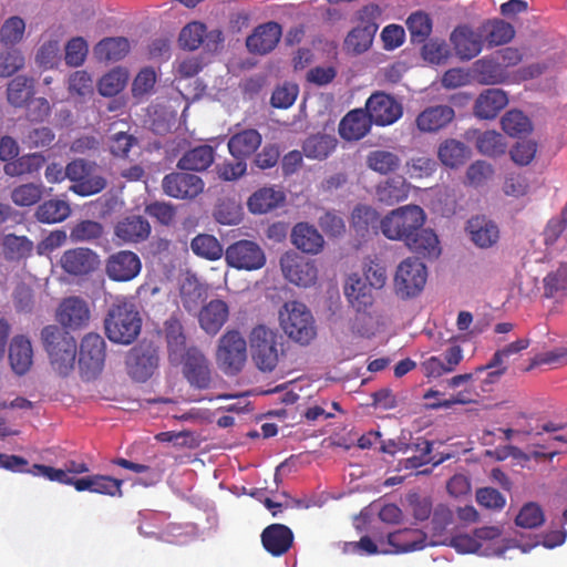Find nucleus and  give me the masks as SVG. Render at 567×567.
Segmentation results:
<instances>
[{"mask_svg": "<svg viewBox=\"0 0 567 567\" xmlns=\"http://www.w3.org/2000/svg\"><path fill=\"white\" fill-rule=\"evenodd\" d=\"M104 324L111 342L130 346L141 333L142 318L133 303L117 298L109 307Z\"/></svg>", "mask_w": 567, "mask_h": 567, "instance_id": "f257e3e1", "label": "nucleus"}, {"mask_svg": "<svg viewBox=\"0 0 567 567\" xmlns=\"http://www.w3.org/2000/svg\"><path fill=\"white\" fill-rule=\"evenodd\" d=\"M42 340L58 375L70 374L74 368L76 353L75 340L70 332L53 324L47 326L42 330Z\"/></svg>", "mask_w": 567, "mask_h": 567, "instance_id": "f03ea898", "label": "nucleus"}, {"mask_svg": "<svg viewBox=\"0 0 567 567\" xmlns=\"http://www.w3.org/2000/svg\"><path fill=\"white\" fill-rule=\"evenodd\" d=\"M282 337L265 326H257L250 331V355L259 371L272 372L284 357Z\"/></svg>", "mask_w": 567, "mask_h": 567, "instance_id": "7ed1b4c3", "label": "nucleus"}, {"mask_svg": "<svg viewBox=\"0 0 567 567\" xmlns=\"http://www.w3.org/2000/svg\"><path fill=\"white\" fill-rule=\"evenodd\" d=\"M425 223L424 210L416 205L394 208L380 220V231L390 240L402 241L421 229Z\"/></svg>", "mask_w": 567, "mask_h": 567, "instance_id": "20e7f679", "label": "nucleus"}, {"mask_svg": "<svg viewBox=\"0 0 567 567\" xmlns=\"http://www.w3.org/2000/svg\"><path fill=\"white\" fill-rule=\"evenodd\" d=\"M381 13L382 10L374 2L363 6L358 11L359 25L351 30L343 41L346 52L360 55L369 50L379 29Z\"/></svg>", "mask_w": 567, "mask_h": 567, "instance_id": "39448f33", "label": "nucleus"}, {"mask_svg": "<svg viewBox=\"0 0 567 567\" xmlns=\"http://www.w3.org/2000/svg\"><path fill=\"white\" fill-rule=\"evenodd\" d=\"M280 323L282 331L301 346H308L317 336L313 315L310 313L306 305L299 301L284 305Z\"/></svg>", "mask_w": 567, "mask_h": 567, "instance_id": "423d86ee", "label": "nucleus"}, {"mask_svg": "<svg viewBox=\"0 0 567 567\" xmlns=\"http://www.w3.org/2000/svg\"><path fill=\"white\" fill-rule=\"evenodd\" d=\"M217 363L226 375H237L247 360V343L237 330H228L220 337L217 350Z\"/></svg>", "mask_w": 567, "mask_h": 567, "instance_id": "0eeeda50", "label": "nucleus"}, {"mask_svg": "<svg viewBox=\"0 0 567 567\" xmlns=\"http://www.w3.org/2000/svg\"><path fill=\"white\" fill-rule=\"evenodd\" d=\"M65 175L72 182L70 190L81 197L100 194L107 185L105 177L94 173V164L81 158L66 163Z\"/></svg>", "mask_w": 567, "mask_h": 567, "instance_id": "6e6552de", "label": "nucleus"}, {"mask_svg": "<svg viewBox=\"0 0 567 567\" xmlns=\"http://www.w3.org/2000/svg\"><path fill=\"white\" fill-rule=\"evenodd\" d=\"M426 269L419 258L408 257L398 265L394 276V292L402 300L419 296L425 285Z\"/></svg>", "mask_w": 567, "mask_h": 567, "instance_id": "1a4fd4ad", "label": "nucleus"}, {"mask_svg": "<svg viewBox=\"0 0 567 567\" xmlns=\"http://www.w3.org/2000/svg\"><path fill=\"white\" fill-rule=\"evenodd\" d=\"M106 343L97 333H87L81 340L79 369L84 381L96 379L105 364Z\"/></svg>", "mask_w": 567, "mask_h": 567, "instance_id": "9d476101", "label": "nucleus"}, {"mask_svg": "<svg viewBox=\"0 0 567 567\" xmlns=\"http://www.w3.org/2000/svg\"><path fill=\"white\" fill-rule=\"evenodd\" d=\"M162 190L177 200H194L204 192L205 183L192 171L171 172L162 178Z\"/></svg>", "mask_w": 567, "mask_h": 567, "instance_id": "9b49d317", "label": "nucleus"}, {"mask_svg": "<svg viewBox=\"0 0 567 567\" xmlns=\"http://www.w3.org/2000/svg\"><path fill=\"white\" fill-rule=\"evenodd\" d=\"M224 257L229 267L248 271L262 269L266 264L262 247L248 239H240L228 246Z\"/></svg>", "mask_w": 567, "mask_h": 567, "instance_id": "f8f14e48", "label": "nucleus"}, {"mask_svg": "<svg viewBox=\"0 0 567 567\" xmlns=\"http://www.w3.org/2000/svg\"><path fill=\"white\" fill-rule=\"evenodd\" d=\"M141 270V258L131 250L113 252L105 261L106 276L114 282H130L140 276Z\"/></svg>", "mask_w": 567, "mask_h": 567, "instance_id": "ddd939ff", "label": "nucleus"}, {"mask_svg": "<svg viewBox=\"0 0 567 567\" xmlns=\"http://www.w3.org/2000/svg\"><path fill=\"white\" fill-rule=\"evenodd\" d=\"M363 111L379 126L393 125L403 115L402 104L385 92L370 95Z\"/></svg>", "mask_w": 567, "mask_h": 567, "instance_id": "4468645a", "label": "nucleus"}, {"mask_svg": "<svg viewBox=\"0 0 567 567\" xmlns=\"http://www.w3.org/2000/svg\"><path fill=\"white\" fill-rule=\"evenodd\" d=\"M127 373L138 382H145L158 368V352L152 344L135 346L127 353Z\"/></svg>", "mask_w": 567, "mask_h": 567, "instance_id": "2eb2a0df", "label": "nucleus"}, {"mask_svg": "<svg viewBox=\"0 0 567 567\" xmlns=\"http://www.w3.org/2000/svg\"><path fill=\"white\" fill-rule=\"evenodd\" d=\"M284 277L291 284L309 287L315 285L318 270L315 262L307 260L297 252H285L280 258Z\"/></svg>", "mask_w": 567, "mask_h": 567, "instance_id": "dca6fc26", "label": "nucleus"}, {"mask_svg": "<svg viewBox=\"0 0 567 567\" xmlns=\"http://www.w3.org/2000/svg\"><path fill=\"white\" fill-rule=\"evenodd\" d=\"M99 265L97 252L86 247L65 250L60 259L63 271L75 278L89 276L99 268Z\"/></svg>", "mask_w": 567, "mask_h": 567, "instance_id": "f3484780", "label": "nucleus"}, {"mask_svg": "<svg viewBox=\"0 0 567 567\" xmlns=\"http://www.w3.org/2000/svg\"><path fill=\"white\" fill-rule=\"evenodd\" d=\"M184 357L183 373L192 386L209 389L213 382L209 360L196 348L187 349Z\"/></svg>", "mask_w": 567, "mask_h": 567, "instance_id": "a211bd4d", "label": "nucleus"}, {"mask_svg": "<svg viewBox=\"0 0 567 567\" xmlns=\"http://www.w3.org/2000/svg\"><path fill=\"white\" fill-rule=\"evenodd\" d=\"M55 319L64 329L81 330L90 322L89 305L80 297L65 298L58 306Z\"/></svg>", "mask_w": 567, "mask_h": 567, "instance_id": "6ab92c4d", "label": "nucleus"}, {"mask_svg": "<svg viewBox=\"0 0 567 567\" xmlns=\"http://www.w3.org/2000/svg\"><path fill=\"white\" fill-rule=\"evenodd\" d=\"M482 33L471 25H457L450 34L455 55L463 61H470L481 54L484 45Z\"/></svg>", "mask_w": 567, "mask_h": 567, "instance_id": "aec40b11", "label": "nucleus"}, {"mask_svg": "<svg viewBox=\"0 0 567 567\" xmlns=\"http://www.w3.org/2000/svg\"><path fill=\"white\" fill-rule=\"evenodd\" d=\"M281 35V25L275 21L258 24L247 37L246 48L250 54L266 55L277 47Z\"/></svg>", "mask_w": 567, "mask_h": 567, "instance_id": "412c9836", "label": "nucleus"}, {"mask_svg": "<svg viewBox=\"0 0 567 567\" xmlns=\"http://www.w3.org/2000/svg\"><path fill=\"white\" fill-rule=\"evenodd\" d=\"M455 110L449 105H433L415 116L416 130L422 133H436L454 121Z\"/></svg>", "mask_w": 567, "mask_h": 567, "instance_id": "4be33fe9", "label": "nucleus"}, {"mask_svg": "<svg viewBox=\"0 0 567 567\" xmlns=\"http://www.w3.org/2000/svg\"><path fill=\"white\" fill-rule=\"evenodd\" d=\"M150 235L151 224L141 215L126 216L115 225V237L122 244H140Z\"/></svg>", "mask_w": 567, "mask_h": 567, "instance_id": "5701e85b", "label": "nucleus"}, {"mask_svg": "<svg viewBox=\"0 0 567 567\" xmlns=\"http://www.w3.org/2000/svg\"><path fill=\"white\" fill-rule=\"evenodd\" d=\"M293 535L289 526L271 524L262 530L261 542L266 551L275 557L285 555L291 548Z\"/></svg>", "mask_w": 567, "mask_h": 567, "instance_id": "b1692460", "label": "nucleus"}, {"mask_svg": "<svg viewBox=\"0 0 567 567\" xmlns=\"http://www.w3.org/2000/svg\"><path fill=\"white\" fill-rule=\"evenodd\" d=\"M508 96L501 89H487L476 97L474 103V115L483 120H492L498 116L499 112L506 109Z\"/></svg>", "mask_w": 567, "mask_h": 567, "instance_id": "393cba45", "label": "nucleus"}, {"mask_svg": "<svg viewBox=\"0 0 567 567\" xmlns=\"http://www.w3.org/2000/svg\"><path fill=\"white\" fill-rule=\"evenodd\" d=\"M291 244L305 254H319L324 247V238L317 228L307 223H299L292 227Z\"/></svg>", "mask_w": 567, "mask_h": 567, "instance_id": "a878e982", "label": "nucleus"}, {"mask_svg": "<svg viewBox=\"0 0 567 567\" xmlns=\"http://www.w3.org/2000/svg\"><path fill=\"white\" fill-rule=\"evenodd\" d=\"M529 347V340L527 338H520L516 341L505 346L504 348L497 350L493 353L492 359L488 363L482 367L475 368L476 373H482L485 370L495 369L488 373V382L493 383L501 378V375L506 373L507 368L502 367L504 360L508 359L511 355L517 354L520 351H524Z\"/></svg>", "mask_w": 567, "mask_h": 567, "instance_id": "bb28decb", "label": "nucleus"}, {"mask_svg": "<svg viewBox=\"0 0 567 567\" xmlns=\"http://www.w3.org/2000/svg\"><path fill=\"white\" fill-rule=\"evenodd\" d=\"M429 536L420 528H402L388 534V544L393 553H412L422 550L429 543Z\"/></svg>", "mask_w": 567, "mask_h": 567, "instance_id": "cd10ccee", "label": "nucleus"}, {"mask_svg": "<svg viewBox=\"0 0 567 567\" xmlns=\"http://www.w3.org/2000/svg\"><path fill=\"white\" fill-rule=\"evenodd\" d=\"M372 120L362 109H354L343 116L339 132L346 141H360L370 131Z\"/></svg>", "mask_w": 567, "mask_h": 567, "instance_id": "c85d7f7f", "label": "nucleus"}, {"mask_svg": "<svg viewBox=\"0 0 567 567\" xmlns=\"http://www.w3.org/2000/svg\"><path fill=\"white\" fill-rule=\"evenodd\" d=\"M215 159V150L210 145L202 144L188 148L177 161V168L182 171L204 172L209 169Z\"/></svg>", "mask_w": 567, "mask_h": 567, "instance_id": "c756f323", "label": "nucleus"}, {"mask_svg": "<svg viewBox=\"0 0 567 567\" xmlns=\"http://www.w3.org/2000/svg\"><path fill=\"white\" fill-rule=\"evenodd\" d=\"M402 241L414 254L425 258L435 259L441 254L437 235L433 230L424 229L423 227Z\"/></svg>", "mask_w": 567, "mask_h": 567, "instance_id": "7c9ffc66", "label": "nucleus"}, {"mask_svg": "<svg viewBox=\"0 0 567 567\" xmlns=\"http://www.w3.org/2000/svg\"><path fill=\"white\" fill-rule=\"evenodd\" d=\"M261 143L262 136L259 132L248 128L230 136L228 140V151L236 159H246L255 154Z\"/></svg>", "mask_w": 567, "mask_h": 567, "instance_id": "2f4dec72", "label": "nucleus"}, {"mask_svg": "<svg viewBox=\"0 0 567 567\" xmlns=\"http://www.w3.org/2000/svg\"><path fill=\"white\" fill-rule=\"evenodd\" d=\"M229 309L221 299H212L209 303L203 306L199 312V322L204 331L215 334L220 331L223 324L227 322Z\"/></svg>", "mask_w": 567, "mask_h": 567, "instance_id": "473e14b6", "label": "nucleus"}, {"mask_svg": "<svg viewBox=\"0 0 567 567\" xmlns=\"http://www.w3.org/2000/svg\"><path fill=\"white\" fill-rule=\"evenodd\" d=\"M466 230L476 247L488 248L498 241L499 230L496 224L484 216H475L467 221Z\"/></svg>", "mask_w": 567, "mask_h": 567, "instance_id": "72a5a7b5", "label": "nucleus"}, {"mask_svg": "<svg viewBox=\"0 0 567 567\" xmlns=\"http://www.w3.org/2000/svg\"><path fill=\"white\" fill-rule=\"evenodd\" d=\"M45 161L44 154L40 153L18 155L9 162H4L3 173L11 178L33 175L43 168Z\"/></svg>", "mask_w": 567, "mask_h": 567, "instance_id": "f704fd0d", "label": "nucleus"}, {"mask_svg": "<svg viewBox=\"0 0 567 567\" xmlns=\"http://www.w3.org/2000/svg\"><path fill=\"white\" fill-rule=\"evenodd\" d=\"M9 361L11 369L18 375H23L32 364V348L30 340L23 336L12 338L9 347Z\"/></svg>", "mask_w": 567, "mask_h": 567, "instance_id": "c9c22d12", "label": "nucleus"}, {"mask_svg": "<svg viewBox=\"0 0 567 567\" xmlns=\"http://www.w3.org/2000/svg\"><path fill=\"white\" fill-rule=\"evenodd\" d=\"M473 76L483 85H494L507 79L506 69L493 58H482L473 64Z\"/></svg>", "mask_w": 567, "mask_h": 567, "instance_id": "e433bc0d", "label": "nucleus"}, {"mask_svg": "<svg viewBox=\"0 0 567 567\" xmlns=\"http://www.w3.org/2000/svg\"><path fill=\"white\" fill-rule=\"evenodd\" d=\"M476 29L482 33L484 43L487 42L489 48L506 44L515 37V29L503 20H489Z\"/></svg>", "mask_w": 567, "mask_h": 567, "instance_id": "4c0bfd02", "label": "nucleus"}, {"mask_svg": "<svg viewBox=\"0 0 567 567\" xmlns=\"http://www.w3.org/2000/svg\"><path fill=\"white\" fill-rule=\"evenodd\" d=\"M34 250V244L28 236L16 234L4 235L2 238V254L9 262H20L28 259Z\"/></svg>", "mask_w": 567, "mask_h": 567, "instance_id": "58836bf2", "label": "nucleus"}, {"mask_svg": "<svg viewBox=\"0 0 567 567\" xmlns=\"http://www.w3.org/2000/svg\"><path fill=\"white\" fill-rule=\"evenodd\" d=\"M372 287L358 276L349 277L344 287V295L351 306L358 311H364L373 303Z\"/></svg>", "mask_w": 567, "mask_h": 567, "instance_id": "ea45409f", "label": "nucleus"}, {"mask_svg": "<svg viewBox=\"0 0 567 567\" xmlns=\"http://www.w3.org/2000/svg\"><path fill=\"white\" fill-rule=\"evenodd\" d=\"M410 190L411 185L404 177H389L384 183L378 185L377 196L379 202L393 206L406 199Z\"/></svg>", "mask_w": 567, "mask_h": 567, "instance_id": "a19ab883", "label": "nucleus"}, {"mask_svg": "<svg viewBox=\"0 0 567 567\" xmlns=\"http://www.w3.org/2000/svg\"><path fill=\"white\" fill-rule=\"evenodd\" d=\"M70 215V204L63 199H47L35 210V218L40 224H60Z\"/></svg>", "mask_w": 567, "mask_h": 567, "instance_id": "79ce46f5", "label": "nucleus"}, {"mask_svg": "<svg viewBox=\"0 0 567 567\" xmlns=\"http://www.w3.org/2000/svg\"><path fill=\"white\" fill-rule=\"evenodd\" d=\"M34 95V79L18 75L11 79L7 89L8 102L11 106L20 109Z\"/></svg>", "mask_w": 567, "mask_h": 567, "instance_id": "37998d69", "label": "nucleus"}, {"mask_svg": "<svg viewBox=\"0 0 567 567\" xmlns=\"http://www.w3.org/2000/svg\"><path fill=\"white\" fill-rule=\"evenodd\" d=\"M284 194L272 187H264L256 190L248 198L247 205L250 213L266 214L281 204Z\"/></svg>", "mask_w": 567, "mask_h": 567, "instance_id": "c03bdc74", "label": "nucleus"}, {"mask_svg": "<svg viewBox=\"0 0 567 567\" xmlns=\"http://www.w3.org/2000/svg\"><path fill=\"white\" fill-rule=\"evenodd\" d=\"M130 48L125 38H106L99 41L93 53L99 61L116 62L127 54Z\"/></svg>", "mask_w": 567, "mask_h": 567, "instance_id": "a18cd8bd", "label": "nucleus"}, {"mask_svg": "<svg viewBox=\"0 0 567 567\" xmlns=\"http://www.w3.org/2000/svg\"><path fill=\"white\" fill-rule=\"evenodd\" d=\"M439 159L450 168L462 166L468 156V148L457 140H445L439 146Z\"/></svg>", "mask_w": 567, "mask_h": 567, "instance_id": "49530a36", "label": "nucleus"}, {"mask_svg": "<svg viewBox=\"0 0 567 567\" xmlns=\"http://www.w3.org/2000/svg\"><path fill=\"white\" fill-rule=\"evenodd\" d=\"M380 216L375 208L365 205H359L353 208L351 215V224L358 234L364 236L370 230L377 233L380 229Z\"/></svg>", "mask_w": 567, "mask_h": 567, "instance_id": "de8ad7c7", "label": "nucleus"}, {"mask_svg": "<svg viewBox=\"0 0 567 567\" xmlns=\"http://www.w3.org/2000/svg\"><path fill=\"white\" fill-rule=\"evenodd\" d=\"M337 145V140L328 134L310 135L303 143V154L308 158L324 159Z\"/></svg>", "mask_w": 567, "mask_h": 567, "instance_id": "09e8293b", "label": "nucleus"}, {"mask_svg": "<svg viewBox=\"0 0 567 567\" xmlns=\"http://www.w3.org/2000/svg\"><path fill=\"white\" fill-rule=\"evenodd\" d=\"M405 25L412 43H424L432 32L431 17L422 10H416L406 18Z\"/></svg>", "mask_w": 567, "mask_h": 567, "instance_id": "8fccbe9b", "label": "nucleus"}, {"mask_svg": "<svg viewBox=\"0 0 567 567\" xmlns=\"http://www.w3.org/2000/svg\"><path fill=\"white\" fill-rule=\"evenodd\" d=\"M431 546H437L440 544H446V540H442L441 537L445 534L447 527L454 519V514L445 505H439L433 509L431 514Z\"/></svg>", "mask_w": 567, "mask_h": 567, "instance_id": "3c124183", "label": "nucleus"}, {"mask_svg": "<svg viewBox=\"0 0 567 567\" xmlns=\"http://www.w3.org/2000/svg\"><path fill=\"white\" fill-rule=\"evenodd\" d=\"M502 130L511 137H522L533 132V124L523 111L509 110L501 118Z\"/></svg>", "mask_w": 567, "mask_h": 567, "instance_id": "603ef678", "label": "nucleus"}, {"mask_svg": "<svg viewBox=\"0 0 567 567\" xmlns=\"http://www.w3.org/2000/svg\"><path fill=\"white\" fill-rule=\"evenodd\" d=\"M179 299L187 312L196 311L205 299V290L194 277H186L179 287Z\"/></svg>", "mask_w": 567, "mask_h": 567, "instance_id": "864d4df0", "label": "nucleus"}, {"mask_svg": "<svg viewBox=\"0 0 567 567\" xmlns=\"http://www.w3.org/2000/svg\"><path fill=\"white\" fill-rule=\"evenodd\" d=\"M367 165L380 175L394 173L400 167V158L396 154L385 151L375 150L368 154Z\"/></svg>", "mask_w": 567, "mask_h": 567, "instance_id": "5fc2aeb1", "label": "nucleus"}, {"mask_svg": "<svg viewBox=\"0 0 567 567\" xmlns=\"http://www.w3.org/2000/svg\"><path fill=\"white\" fill-rule=\"evenodd\" d=\"M190 247L195 255L206 260L215 261L223 256V246L219 240L208 234H200L194 237Z\"/></svg>", "mask_w": 567, "mask_h": 567, "instance_id": "6e6d98bb", "label": "nucleus"}, {"mask_svg": "<svg viewBox=\"0 0 567 567\" xmlns=\"http://www.w3.org/2000/svg\"><path fill=\"white\" fill-rule=\"evenodd\" d=\"M166 340L169 357H183L186 353V337L183 324L175 318L166 321Z\"/></svg>", "mask_w": 567, "mask_h": 567, "instance_id": "4d7b16f0", "label": "nucleus"}, {"mask_svg": "<svg viewBox=\"0 0 567 567\" xmlns=\"http://www.w3.org/2000/svg\"><path fill=\"white\" fill-rule=\"evenodd\" d=\"M363 277L370 287L380 290L388 281L386 267L377 255L369 256L363 262Z\"/></svg>", "mask_w": 567, "mask_h": 567, "instance_id": "13d9d810", "label": "nucleus"}, {"mask_svg": "<svg viewBox=\"0 0 567 567\" xmlns=\"http://www.w3.org/2000/svg\"><path fill=\"white\" fill-rule=\"evenodd\" d=\"M476 148L481 154L496 157L506 153L507 145L499 132L484 131L476 138Z\"/></svg>", "mask_w": 567, "mask_h": 567, "instance_id": "bf43d9fd", "label": "nucleus"}, {"mask_svg": "<svg viewBox=\"0 0 567 567\" xmlns=\"http://www.w3.org/2000/svg\"><path fill=\"white\" fill-rule=\"evenodd\" d=\"M127 74L122 69H114L100 78L97 90L102 96H114L123 91Z\"/></svg>", "mask_w": 567, "mask_h": 567, "instance_id": "052dcab7", "label": "nucleus"}, {"mask_svg": "<svg viewBox=\"0 0 567 567\" xmlns=\"http://www.w3.org/2000/svg\"><path fill=\"white\" fill-rule=\"evenodd\" d=\"M43 196L42 184H20L11 192V200L19 207L35 205Z\"/></svg>", "mask_w": 567, "mask_h": 567, "instance_id": "680f3d73", "label": "nucleus"}, {"mask_svg": "<svg viewBox=\"0 0 567 567\" xmlns=\"http://www.w3.org/2000/svg\"><path fill=\"white\" fill-rule=\"evenodd\" d=\"M206 32V27L200 22H192L188 23L179 31L178 42L179 47L187 50H197L200 48L204 35Z\"/></svg>", "mask_w": 567, "mask_h": 567, "instance_id": "e2e57ef3", "label": "nucleus"}, {"mask_svg": "<svg viewBox=\"0 0 567 567\" xmlns=\"http://www.w3.org/2000/svg\"><path fill=\"white\" fill-rule=\"evenodd\" d=\"M23 32L25 22L19 17H11L1 27L0 42L3 47L11 48L21 41Z\"/></svg>", "mask_w": 567, "mask_h": 567, "instance_id": "0e129e2a", "label": "nucleus"}, {"mask_svg": "<svg viewBox=\"0 0 567 567\" xmlns=\"http://www.w3.org/2000/svg\"><path fill=\"white\" fill-rule=\"evenodd\" d=\"M544 520L543 508L536 503H527L519 509L516 516L517 526L523 528H537Z\"/></svg>", "mask_w": 567, "mask_h": 567, "instance_id": "69168bd1", "label": "nucleus"}, {"mask_svg": "<svg viewBox=\"0 0 567 567\" xmlns=\"http://www.w3.org/2000/svg\"><path fill=\"white\" fill-rule=\"evenodd\" d=\"M102 225L93 220H82L73 226L70 238L73 243L90 241L101 238Z\"/></svg>", "mask_w": 567, "mask_h": 567, "instance_id": "338daca9", "label": "nucleus"}, {"mask_svg": "<svg viewBox=\"0 0 567 567\" xmlns=\"http://www.w3.org/2000/svg\"><path fill=\"white\" fill-rule=\"evenodd\" d=\"M54 140V132L47 126H42L28 131L24 138H22V143L29 148H42L51 147Z\"/></svg>", "mask_w": 567, "mask_h": 567, "instance_id": "774afa93", "label": "nucleus"}]
</instances>
